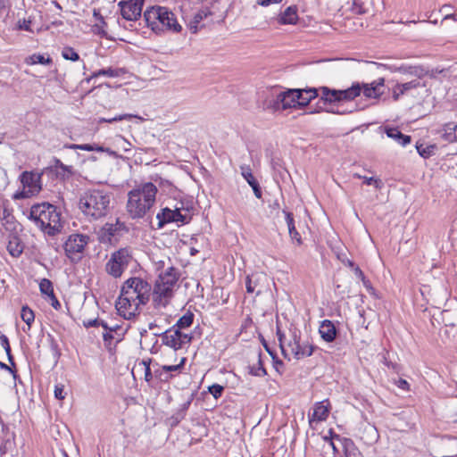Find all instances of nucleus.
I'll return each instance as SVG.
<instances>
[{"instance_id": "3c124183", "label": "nucleus", "mask_w": 457, "mask_h": 457, "mask_svg": "<svg viewBox=\"0 0 457 457\" xmlns=\"http://www.w3.org/2000/svg\"><path fill=\"white\" fill-rule=\"evenodd\" d=\"M406 94V92L401 87L400 83L396 84L393 88V98L397 101L401 96Z\"/></svg>"}, {"instance_id": "c756f323", "label": "nucleus", "mask_w": 457, "mask_h": 457, "mask_svg": "<svg viewBox=\"0 0 457 457\" xmlns=\"http://www.w3.org/2000/svg\"><path fill=\"white\" fill-rule=\"evenodd\" d=\"M165 29L171 30L174 32H179L181 30V26L178 22L175 14L169 10V15L165 16Z\"/></svg>"}, {"instance_id": "603ef678", "label": "nucleus", "mask_w": 457, "mask_h": 457, "mask_svg": "<svg viewBox=\"0 0 457 457\" xmlns=\"http://www.w3.org/2000/svg\"><path fill=\"white\" fill-rule=\"evenodd\" d=\"M110 332H114L115 335L117 336L116 337V341L119 342L121 340L122 338V336L124 334V330L122 329V328L119 325H115L113 327H111L110 328Z\"/></svg>"}, {"instance_id": "6e6d98bb", "label": "nucleus", "mask_w": 457, "mask_h": 457, "mask_svg": "<svg viewBox=\"0 0 457 457\" xmlns=\"http://www.w3.org/2000/svg\"><path fill=\"white\" fill-rule=\"evenodd\" d=\"M154 182L158 183L159 187L166 188V189H170V187H172L171 182H170L167 179H163L162 178L155 179Z\"/></svg>"}, {"instance_id": "bb28decb", "label": "nucleus", "mask_w": 457, "mask_h": 457, "mask_svg": "<svg viewBox=\"0 0 457 457\" xmlns=\"http://www.w3.org/2000/svg\"><path fill=\"white\" fill-rule=\"evenodd\" d=\"M124 73L123 69H113V68H107V69H101L97 71H95L90 77L85 79L83 82L89 83L93 79L97 78L99 76H107L110 78H116L120 76Z\"/></svg>"}, {"instance_id": "473e14b6", "label": "nucleus", "mask_w": 457, "mask_h": 457, "mask_svg": "<svg viewBox=\"0 0 457 457\" xmlns=\"http://www.w3.org/2000/svg\"><path fill=\"white\" fill-rule=\"evenodd\" d=\"M9 253L13 257H18L22 253L23 247L18 242V239L11 240L7 246Z\"/></svg>"}, {"instance_id": "1a4fd4ad", "label": "nucleus", "mask_w": 457, "mask_h": 457, "mask_svg": "<svg viewBox=\"0 0 457 457\" xmlns=\"http://www.w3.org/2000/svg\"><path fill=\"white\" fill-rule=\"evenodd\" d=\"M41 174L24 171L21 175V181L24 190L15 195V198H27L37 195L41 190Z\"/></svg>"}, {"instance_id": "423d86ee", "label": "nucleus", "mask_w": 457, "mask_h": 457, "mask_svg": "<svg viewBox=\"0 0 457 457\" xmlns=\"http://www.w3.org/2000/svg\"><path fill=\"white\" fill-rule=\"evenodd\" d=\"M130 260L129 251L126 248H121L112 253L111 258L106 262L105 270L113 278H120L127 269Z\"/></svg>"}, {"instance_id": "864d4df0", "label": "nucleus", "mask_w": 457, "mask_h": 457, "mask_svg": "<svg viewBox=\"0 0 457 457\" xmlns=\"http://www.w3.org/2000/svg\"><path fill=\"white\" fill-rule=\"evenodd\" d=\"M66 393L64 392L63 386L61 385L55 386L54 388V396L56 399L63 400L65 398Z\"/></svg>"}, {"instance_id": "4be33fe9", "label": "nucleus", "mask_w": 457, "mask_h": 457, "mask_svg": "<svg viewBox=\"0 0 457 457\" xmlns=\"http://www.w3.org/2000/svg\"><path fill=\"white\" fill-rule=\"evenodd\" d=\"M301 92L299 96V101L301 107L306 106L309 103L320 96V88L316 87H306V88H298Z\"/></svg>"}, {"instance_id": "5fc2aeb1", "label": "nucleus", "mask_w": 457, "mask_h": 457, "mask_svg": "<svg viewBox=\"0 0 457 457\" xmlns=\"http://www.w3.org/2000/svg\"><path fill=\"white\" fill-rule=\"evenodd\" d=\"M353 270L356 277L359 278L360 279H361L364 286L368 287V284L370 283V281L366 279L365 275L362 272V270L358 266L354 267Z\"/></svg>"}, {"instance_id": "8fccbe9b", "label": "nucleus", "mask_w": 457, "mask_h": 457, "mask_svg": "<svg viewBox=\"0 0 457 457\" xmlns=\"http://www.w3.org/2000/svg\"><path fill=\"white\" fill-rule=\"evenodd\" d=\"M178 337L180 348H182L185 345L189 344L192 339L190 335L181 332V329H179Z\"/></svg>"}, {"instance_id": "de8ad7c7", "label": "nucleus", "mask_w": 457, "mask_h": 457, "mask_svg": "<svg viewBox=\"0 0 457 457\" xmlns=\"http://www.w3.org/2000/svg\"><path fill=\"white\" fill-rule=\"evenodd\" d=\"M117 145L124 151H130L131 144L122 136H117Z\"/></svg>"}, {"instance_id": "aec40b11", "label": "nucleus", "mask_w": 457, "mask_h": 457, "mask_svg": "<svg viewBox=\"0 0 457 457\" xmlns=\"http://www.w3.org/2000/svg\"><path fill=\"white\" fill-rule=\"evenodd\" d=\"M284 94H285V99H284L285 110L292 109V108L295 109V108L301 107L300 101H299V96H300L301 92L299 91V89H296V88L285 89Z\"/></svg>"}, {"instance_id": "6ab92c4d", "label": "nucleus", "mask_w": 457, "mask_h": 457, "mask_svg": "<svg viewBox=\"0 0 457 457\" xmlns=\"http://www.w3.org/2000/svg\"><path fill=\"white\" fill-rule=\"evenodd\" d=\"M285 94L284 90L275 89L272 94V98L268 100L267 108L272 110L273 112L284 111L285 110Z\"/></svg>"}, {"instance_id": "9d476101", "label": "nucleus", "mask_w": 457, "mask_h": 457, "mask_svg": "<svg viewBox=\"0 0 457 457\" xmlns=\"http://www.w3.org/2000/svg\"><path fill=\"white\" fill-rule=\"evenodd\" d=\"M299 331L296 329L290 330L288 337H287L279 328L277 329V337L279 342L281 353L285 358L290 360L294 349H296V341L298 340Z\"/></svg>"}, {"instance_id": "bf43d9fd", "label": "nucleus", "mask_w": 457, "mask_h": 457, "mask_svg": "<svg viewBox=\"0 0 457 457\" xmlns=\"http://www.w3.org/2000/svg\"><path fill=\"white\" fill-rule=\"evenodd\" d=\"M48 297H49V300L51 301V305L53 306V308L55 310H59L61 308V303L57 300L54 293Z\"/></svg>"}, {"instance_id": "0eeeda50", "label": "nucleus", "mask_w": 457, "mask_h": 457, "mask_svg": "<svg viewBox=\"0 0 457 457\" xmlns=\"http://www.w3.org/2000/svg\"><path fill=\"white\" fill-rule=\"evenodd\" d=\"M89 237L81 234H72L69 236L64 243V251L67 257L73 262H79L82 258L83 251L88 244Z\"/></svg>"}, {"instance_id": "39448f33", "label": "nucleus", "mask_w": 457, "mask_h": 457, "mask_svg": "<svg viewBox=\"0 0 457 457\" xmlns=\"http://www.w3.org/2000/svg\"><path fill=\"white\" fill-rule=\"evenodd\" d=\"M360 87L358 85H352L346 89H330L328 87H320V99L325 104H334L342 101H353L359 96Z\"/></svg>"}, {"instance_id": "7ed1b4c3", "label": "nucleus", "mask_w": 457, "mask_h": 457, "mask_svg": "<svg viewBox=\"0 0 457 457\" xmlns=\"http://www.w3.org/2000/svg\"><path fill=\"white\" fill-rule=\"evenodd\" d=\"M157 187L152 182L143 183L128 193L127 211L132 219L145 217L155 203Z\"/></svg>"}, {"instance_id": "09e8293b", "label": "nucleus", "mask_w": 457, "mask_h": 457, "mask_svg": "<svg viewBox=\"0 0 457 457\" xmlns=\"http://www.w3.org/2000/svg\"><path fill=\"white\" fill-rule=\"evenodd\" d=\"M401 87L407 93L411 89H415L420 86L419 79H413L411 81L400 84Z\"/></svg>"}, {"instance_id": "58836bf2", "label": "nucleus", "mask_w": 457, "mask_h": 457, "mask_svg": "<svg viewBox=\"0 0 457 457\" xmlns=\"http://www.w3.org/2000/svg\"><path fill=\"white\" fill-rule=\"evenodd\" d=\"M0 344H1L2 347L4 349L7 356H8V361L12 365H14L13 357H12V355L11 353V346H10V344H9V339H8V337L5 335H1L0 336Z\"/></svg>"}, {"instance_id": "338daca9", "label": "nucleus", "mask_w": 457, "mask_h": 457, "mask_svg": "<svg viewBox=\"0 0 457 457\" xmlns=\"http://www.w3.org/2000/svg\"><path fill=\"white\" fill-rule=\"evenodd\" d=\"M79 150L88 151V152L94 151V145H91V144L79 145Z\"/></svg>"}, {"instance_id": "a18cd8bd", "label": "nucleus", "mask_w": 457, "mask_h": 457, "mask_svg": "<svg viewBox=\"0 0 457 457\" xmlns=\"http://www.w3.org/2000/svg\"><path fill=\"white\" fill-rule=\"evenodd\" d=\"M354 177L358 179H362L363 183H365L366 185H374L376 188H379L381 187V180L375 179L373 177L361 176L359 174H354Z\"/></svg>"}, {"instance_id": "052dcab7", "label": "nucleus", "mask_w": 457, "mask_h": 457, "mask_svg": "<svg viewBox=\"0 0 457 457\" xmlns=\"http://www.w3.org/2000/svg\"><path fill=\"white\" fill-rule=\"evenodd\" d=\"M144 365L145 366V379L149 382L152 380L153 378V375H152V372H151V369H150V366L149 364H146L145 361H143Z\"/></svg>"}, {"instance_id": "f257e3e1", "label": "nucleus", "mask_w": 457, "mask_h": 457, "mask_svg": "<svg viewBox=\"0 0 457 457\" xmlns=\"http://www.w3.org/2000/svg\"><path fill=\"white\" fill-rule=\"evenodd\" d=\"M179 278V272L172 266L158 275L154 287L141 277L128 278L123 282L115 303L118 312L129 320L139 313L140 307L145 305L151 296L155 307L167 306L173 296V289Z\"/></svg>"}, {"instance_id": "c85d7f7f", "label": "nucleus", "mask_w": 457, "mask_h": 457, "mask_svg": "<svg viewBox=\"0 0 457 457\" xmlns=\"http://www.w3.org/2000/svg\"><path fill=\"white\" fill-rule=\"evenodd\" d=\"M156 218L159 220L158 227L162 228L164 224L173 222V210L166 207L157 213Z\"/></svg>"}, {"instance_id": "c9c22d12", "label": "nucleus", "mask_w": 457, "mask_h": 457, "mask_svg": "<svg viewBox=\"0 0 457 457\" xmlns=\"http://www.w3.org/2000/svg\"><path fill=\"white\" fill-rule=\"evenodd\" d=\"M21 317L22 320L29 326V328L31 326V324L35 319L33 311L30 308H29L28 306L22 307Z\"/></svg>"}, {"instance_id": "4468645a", "label": "nucleus", "mask_w": 457, "mask_h": 457, "mask_svg": "<svg viewBox=\"0 0 457 457\" xmlns=\"http://www.w3.org/2000/svg\"><path fill=\"white\" fill-rule=\"evenodd\" d=\"M319 333L325 342L332 343L337 336V329L331 320H324L320 322Z\"/></svg>"}, {"instance_id": "6e6552de", "label": "nucleus", "mask_w": 457, "mask_h": 457, "mask_svg": "<svg viewBox=\"0 0 457 457\" xmlns=\"http://www.w3.org/2000/svg\"><path fill=\"white\" fill-rule=\"evenodd\" d=\"M169 15V9L163 6H153L144 12V19L147 27L155 33L165 30V16Z\"/></svg>"}, {"instance_id": "4d7b16f0", "label": "nucleus", "mask_w": 457, "mask_h": 457, "mask_svg": "<svg viewBox=\"0 0 457 457\" xmlns=\"http://www.w3.org/2000/svg\"><path fill=\"white\" fill-rule=\"evenodd\" d=\"M283 0H257V4L261 6H269L273 4H280Z\"/></svg>"}, {"instance_id": "f3484780", "label": "nucleus", "mask_w": 457, "mask_h": 457, "mask_svg": "<svg viewBox=\"0 0 457 457\" xmlns=\"http://www.w3.org/2000/svg\"><path fill=\"white\" fill-rule=\"evenodd\" d=\"M296 345V349H294L291 354L296 360L311 356L313 353L315 348L312 344L308 342H302L300 334L298 335Z\"/></svg>"}, {"instance_id": "a19ab883", "label": "nucleus", "mask_w": 457, "mask_h": 457, "mask_svg": "<svg viewBox=\"0 0 457 457\" xmlns=\"http://www.w3.org/2000/svg\"><path fill=\"white\" fill-rule=\"evenodd\" d=\"M452 124L446 125L445 133L444 134V137L448 141H456L457 140V125H454L453 128Z\"/></svg>"}, {"instance_id": "20e7f679", "label": "nucleus", "mask_w": 457, "mask_h": 457, "mask_svg": "<svg viewBox=\"0 0 457 457\" xmlns=\"http://www.w3.org/2000/svg\"><path fill=\"white\" fill-rule=\"evenodd\" d=\"M29 218L48 236H55L62 228L61 212L49 203L32 205Z\"/></svg>"}, {"instance_id": "c03bdc74", "label": "nucleus", "mask_w": 457, "mask_h": 457, "mask_svg": "<svg viewBox=\"0 0 457 457\" xmlns=\"http://www.w3.org/2000/svg\"><path fill=\"white\" fill-rule=\"evenodd\" d=\"M30 60H31L32 64L40 63V64L48 65V64H51L53 62L50 57H45L42 54H33L30 57Z\"/></svg>"}, {"instance_id": "72a5a7b5", "label": "nucleus", "mask_w": 457, "mask_h": 457, "mask_svg": "<svg viewBox=\"0 0 457 457\" xmlns=\"http://www.w3.org/2000/svg\"><path fill=\"white\" fill-rule=\"evenodd\" d=\"M173 216H174L173 222H181L182 224H187L191 220V216L187 211L185 212V213H182V212L179 208H176L175 210H173Z\"/></svg>"}, {"instance_id": "393cba45", "label": "nucleus", "mask_w": 457, "mask_h": 457, "mask_svg": "<svg viewBox=\"0 0 457 457\" xmlns=\"http://www.w3.org/2000/svg\"><path fill=\"white\" fill-rule=\"evenodd\" d=\"M193 396L180 405L179 410L169 419L171 427L177 426L185 417L186 413L191 404Z\"/></svg>"}, {"instance_id": "412c9836", "label": "nucleus", "mask_w": 457, "mask_h": 457, "mask_svg": "<svg viewBox=\"0 0 457 457\" xmlns=\"http://www.w3.org/2000/svg\"><path fill=\"white\" fill-rule=\"evenodd\" d=\"M333 438L342 442L345 457H363L361 453L354 445L352 439L341 438L338 435H336Z\"/></svg>"}, {"instance_id": "e433bc0d", "label": "nucleus", "mask_w": 457, "mask_h": 457, "mask_svg": "<svg viewBox=\"0 0 457 457\" xmlns=\"http://www.w3.org/2000/svg\"><path fill=\"white\" fill-rule=\"evenodd\" d=\"M132 118H137V116L134 115V114L125 113V114H120V115L114 116L112 118H108V119L100 118L99 123H101V122L112 123V122H116V121H120L123 120H131Z\"/></svg>"}, {"instance_id": "ea45409f", "label": "nucleus", "mask_w": 457, "mask_h": 457, "mask_svg": "<svg viewBox=\"0 0 457 457\" xmlns=\"http://www.w3.org/2000/svg\"><path fill=\"white\" fill-rule=\"evenodd\" d=\"M62 55L66 60L76 62L79 59V54L70 46L64 47L62 52Z\"/></svg>"}, {"instance_id": "2f4dec72", "label": "nucleus", "mask_w": 457, "mask_h": 457, "mask_svg": "<svg viewBox=\"0 0 457 457\" xmlns=\"http://www.w3.org/2000/svg\"><path fill=\"white\" fill-rule=\"evenodd\" d=\"M416 149L419 154L423 158H428L435 154L436 146L435 145H428L424 146L423 144H416Z\"/></svg>"}, {"instance_id": "79ce46f5", "label": "nucleus", "mask_w": 457, "mask_h": 457, "mask_svg": "<svg viewBox=\"0 0 457 457\" xmlns=\"http://www.w3.org/2000/svg\"><path fill=\"white\" fill-rule=\"evenodd\" d=\"M251 374L257 377H263L267 374L265 368L263 367V363L261 359V355H258V366H253L251 368Z\"/></svg>"}, {"instance_id": "cd10ccee", "label": "nucleus", "mask_w": 457, "mask_h": 457, "mask_svg": "<svg viewBox=\"0 0 457 457\" xmlns=\"http://www.w3.org/2000/svg\"><path fill=\"white\" fill-rule=\"evenodd\" d=\"M209 15H212V12L208 7H203L200 9L195 15L193 20L190 22V30L193 33H195L197 31V26L198 24L204 21L205 18H207Z\"/></svg>"}, {"instance_id": "2eb2a0df", "label": "nucleus", "mask_w": 457, "mask_h": 457, "mask_svg": "<svg viewBox=\"0 0 457 457\" xmlns=\"http://www.w3.org/2000/svg\"><path fill=\"white\" fill-rule=\"evenodd\" d=\"M329 407L330 406L328 401L316 403L312 416L309 414L310 423L312 421L320 422L326 420L328 417Z\"/></svg>"}, {"instance_id": "0e129e2a", "label": "nucleus", "mask_w": 457, "mask_h": 457, "mask_svg": "<svg viewBox=\"0 0 457 457\" xmlns=\"http://www.w3.org/2000/svg\"><path fill=\"white\" fill-rule=\"evenodd\" d=\"M103 337L105 342H111V340L114 338L116 339L117 336L112 335V332L107 331L106 333H104Z\"/></svg>"}, {"instance_id": "13d9d810", "label": "nucleus", "mask_w": 457, "mask_h": 457, "mask_svg": "<svg viewBox=\"0 0 457 457\" xmlns=\"http://www.w3.org/2000/svg\"><path fill=\"white\" fill-rule=\"evenodd\" d=\"M263 344V346L264 348L266 349V351L269 353V354L272 357L273 361L276 362V363H278V364H282V361H276V353L271 350V348L268 345V344L263 341L262 342Z\"/></svg>"}, {"instance_id": "9b49d317", "label": "nucleus", "mask_w": 457, "mask_h": 457, "mask_svg": "<svg viewBox=\"0 0 457 457\" xmlns=\"http://www.w3.org/2000/svg\"><path fill=\"white\" fill-rule=\"evenodd\" d=\"M143 4L144 0H128L120 1L118 5L125 20L137 21L141 16Z\"/></svg>"}, {"instance_id": "b1692460", "label": "nucleus", "mask_w": 457, "mask_h": 457, "mask_svg": "<svg viewBox=\"0 0 457 457\" xmlns=\"http://www.w3.org/2000/svg\"><path fill=\"white\" fill-rule=\"evenodd\" d=\"M298 21L296 6H288L278 17L280 24H295Z\"/></svg>"}, {"instance_id": "f704fd0d", "label": "nucleus", "mask_w": 457, "mask_h": 457, "mask_svg": "<svg viewBox=\"0 0 457 457\" xmlns=\"http://www.w3.org/2000/svg\"><path fill=\"white\" fill-rule=\"evenodd\" d=\"M39 289L41 294L50 296L54 294L52 282L47 278H42L39 282Z\"/></svg>"}, {"instance_id": "5701e85b", "label": "nucleus", "mask_w": 457, "mask_h": 457, "mask_svg": "<svg viewBox=\"0 0 457 457\" xmlns=\"http://www.w3.org/2000/svg\"><path fill=\"white\" fill-rule=\"evenodd\" d=\"M385 131L388 137L394 139L403 146L407 145L411 141L410 136L403 134L397 128H386Z\"/></svg>"}, {"instance_id": "e2e57ef3", "label": "nucleus", "mask_w": 457, "mask_h": 457, "mask_svg": "<svg viewBox=\"0 0 457 457\" xmlns=\"http://www.w3.org/2000/svg\"><path fill=\"white\" fill-rule=\"evenodd\" d=\"M397 386L399 388H402L404 390H407L409 388V383L405 379H403V378H400L397 381Z\"/></svg>"}, {"instance_id": "680f3d73", "label": "nucleus", "mask_w": 457, "mask_h": 457, "mask_svg": "<svg viewBox=\"0 0 457 457\" xmlns=\"http://www.w3.org/2000/svg\"><path fill=\"white\" fill-rule=\"evenodd\" d=\"M410 69H411L410 73L414 74L415 76H417L419 78H421L424 75L423 70L419 67H414V68H410Z\"/></svg>"}, {"instance_id": "4c0bfd02", "label": "nucleus", "mask_w": 457, "mask_h": 457, "mask_svg": "<svg viewBox=\"0 0 457 457\" xmlns=\"http://www.w3.org/2000/svg\"><path fill=\"white\" fill-rule=\"evenodd\" d=\"M33 23V18L29 16L27 19L19 20L16 28L19 30H25L29 32H33L31 29V24Z\"/></svg>"}, {"instance_id": "f8f14e48", "label": "nucleus", "mask_w": 457, "mask_h": 457, "mask_svg": "<svg viewBox=\"0 0 457 457\" xmlns=\"http://www.w3.org/2000/svg\"><path fill=\"white\" fill-rule=\"evenodd\" d=\"M384 78H379L371 83H359L354 82L352 85H358L360 87L359 96L362 93L367 98H379L383 95L384 91Z\"/></svg>"}, {"instance_id": "a878e982", "label": "nucleus", "mask_w": 457, "mask_h": 457, "mask_svg": "<svg viewBox=\"0 0 457 457\" xmlns=\"http://www.w3.org/2000/svg\"><path fill=\"white\" fill-rule=\"evenodd\" d=\"M283 212L285 213V216H286V221L287 224L288 232H289L291 239L295 240L297 243V245H301L302 237H301L299 232L295 228L293 213L290 212H287L285 210H283Z\"/></svg>"}, {"instance_id": "a211bd4d", "label": "nucleus", "mask_w": 457, "mask_h": 457, "mask_svg": "<svg viewBox=\"0 0 457 457\" xmlns=\"http://www.w3.org/2000/svg\"><path fill=\"white\" fill-rule=\"evenodd\" d=\"M186 361V358H182L180 362L176 365H163L162 367V371L155 370L156 376H159L160 379L162 381H168L170 378L173 377L170 372H181V370L184 367Z\"/></svg>"}, {"instance_id": "69168bd1", "label": "nucleus", "mask_w": 457, "mask_h": 457, "mask_svg": "<svg viewBox=\"0 0 457 457\" xmlns=\"http://www.w3.org/2000/svg\"><path fill=\"white\" fill-rule=\"evenodd\" d=\"M60 169L64 171V172H67L68 174L71 175L73 173V168L72 166H68V165H65L63 163H60Z\"/></svg>"}, {"instance_id": "ddd939ff", "label": "nucleus", "mask_w": 457, "mask_h": 457, "mask_svg": "<svg viewBox=\"0 0 457 457\" xmlns=\"http://www.w3.org/2000/svg\"><path fill=\"white\" fill-rule=\"evenodd\" d=\"M154 335L162 337L163 345L173 348L174 350L180 349L178 337L179 329L176 328V326H173L164 332L155 333Z\"/></svg>"}, {"instance_id": "f03ea898", "label": "nucleus", "mask_w": 457, "mask_h": 457, "mask_svg": "<svg viewBox=\"0 0 457 457\" xmlns=\"http://www.w3.org/2000/svg\"><path fill=\"white\" fill-rule=\"evenodd\" d=\"M112 192L104 187L85 191L79 200V209L88 220L104 218L112 210Z\"/></svg>"}, {"instance_id": "7c9ffc66", "label": "nucleus", "mask_w": 457, "mask_h": 457, "mask_svg": "<svg viewBox=\"0 0 457 457\" xmlns=\"http://www.w3.org/2000/svg\"><path fill=\"white\" fill-rule=\"evenodd\" d=\"M193 321L194 314L192 312H187L182 317H180L174 326H176L177 329H183L190 327Z\"/></svg>"}, {"instance_id": "774afa93", "label": "nucleus", "mask_w": 457, "mask_h": 457, "mask_svg": "<svg viewBox=\"0 0 457 457\" xmlns=\"http://www.w3.org/2000/svg\"><path fill=\"white\" fill-rule=\"evenodd\" d=\"M99 323H100V321L98 320H90L87 322H85L84 325L87 328H90V327H96L99 325Z\"/></svg>"}, {"instance_id": "49530a36", "label": "nucleus", "mask_w": 457, "mask_h": 457, "mask_svg": "<svg viewBox=\"0 0 457 457\" xmlns=\"http://www.w3.org/2000/svg\"><path fill=\"white\" fill-rule=\"evenodd\" d=\"M208 390L215 399H218L221 396L222 393L224 392V386L219 384H213L211 386H209Z\"/></svg>"}, {"instance_id": "dca6fc26", "label": "nucleus", "mask_w": 457, "mask_h": 457, "mask_svg": "<svg viewBox=\"0 0 457 457\" xmlns=\"http://www.w3.org/2000/svg\"><path fill=\"white\" fill-rule=\"evenodd\" d=\"M240 170L241 175L247 181L249 186L253 188V194L256 196V198H262V192L261 187L259 185L258 180L253 175L251 168L247 165H242L240 166Z\"/></svg>"}, {"instance_id": "37998d69", "label": "nucleus", "mask_w": 457, "mask_h": 457, "mask_svg": "<svg viewBox=\"0 0 457 457\" xmlns=\"http://www.w3.org/2000/svg\"><path fill=\"white\" fill-rule=\"evenodd\" d=\"M258 278L256 275L247 276L245 279V287L247 293H253L257 286Z\"/></svg>"}]
</instances>
